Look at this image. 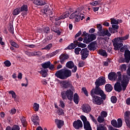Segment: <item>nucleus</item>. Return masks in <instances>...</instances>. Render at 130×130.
<instances>
[{
    "label": "nucleus",
    "instance_id": "nucleus-1",
    "mask_svg": "<svg viewBox=\"0 0 130 130\" xmlns=\"http://www.w3.org/2000/svg\"><path fill=\"white\" fill-rule=\"evenodd\" d=\"M117 74L118 75V79L117 82L114 85V90L120 93L122 90L123 91H125L126 89V87H127L129 82V78L126 74L122 75L120 72H118Z\"/></svg>",
    "mask_w": 130,
    "mask_h": 130
},
{
    "label": "nucleus",
    "instance_id": "nucleus-2",
    "mask_svg": "<svg viewBox=\"0 0 130 130\" xmlns=\"http://www.w3.org/2000/svg\"><path fill=\"white\" fill-rule=\"evenodd\" d=\"M55 76L60 80H66L72 76V71L69 69H62L57 71L55 74Z\"/></svg>",
    "mask_w": 130,
    "mask_h": 130
},
{
    "label": "nucleus",
    "instance_id": "nucleus-3",
    "mask_svg": "<svg viewBox=\"0 0 130 130\" xmlns=\"http://www.w3.org/2000/svg\"><path fill=\"white\" fill-rule=\"evenodd\" d=\"M127 39H128V35H126L124 37L116 38L112 40L114 50H118L120 47L123 46V44H122L123 41L126 40Z\"/></svg>",
    "mask_w": 130,
    "mask_h": 130
},
{
    "label": "nucleus",
    "instance_id": "nucleus-4",
    "mask_svg": "<svg viewBox=\"0 0 130 130\" xmlns=\"http://www.w3.org/2000/svg\"><path fill=\"white\" fill-rule=\"evenodd\" d=\"M82 36V37H84L83 42L84 43H86V44H89L90 42H92V41L96 39V35L93 34L88 35V33L86 31L83 32Z\"/></svg>",
    "mask_w": 130,
    "mask_h": 130
},
{
    "label": "nucleus",
    "instance_id": "nucleus-5",
    "mask_svg": "<svg viewBox=\"0 0 130 130\" xmlns=\"http://www.w3.org/2000/svg\"><path fill=\"white\" fill-rule=\"evenodd\" d=\"M111 123L114 127H116V128H120L122 126V120L121 118H118L117 121L115 119H113L111 121Z\"/></svg>",
    "mask_w": 130,
    "mask_h": 130
},
{
    "label": "nucleus",
    "instance_id": "nucleus-6",
    "mask_svg": "<svg viewBox=\"0 0 130 130\" xmlns=\"http://www.w3.org/2000/svg\"><path fill=\"white\" fill-rule=\"evenodd\" d=\"M105 84H106V80H105V77L103 76L99 77L96 79L95 82L96 88H99L100 86H103V85H105Z\"/></svg>",
    "mask_w": 130,
    "mask_h": 130
},
{
    "label": "nucleus",
    "instance_id": "nucleus-7",
    "mask_svg": "<svg viewBox=\"0 0 130 130\" xmlns=\"http://www.w3.org/2000/svg\"><path fill=\"white\" fill-rule=\"evenodd\" d=\"M70 16V13L68 12H64L62 14L61 16L60 17H57L55 18V24L56 25V26H59L60 25L61 22L58 21H60V20H61L62 19H66V18H68Z\"/></svg>",
    "mask_w": 130,
    "mask_h": 130
},
{
    "label": "nucleus",
    "instance_id": "nucleus-8",
    "mask_svg": "<svg viewBox=\"0 0 130 130\" xmlns=\"http://www.w3.org/2000/svg\"><path fill=\"white\" fill-rule=\"evenodd\" d=\"M91 96L92 98V102L94 104H95L96 105H101V104L103 103V100H102L101 97L97 95Z\"/></svg>",
    "mask_w": 130,
    "mask_h": 130
},
{
    "label": "nucleus",
    "instance_id": "nucleus-9",
    "mask_svg": "<svg viewBox=\"0 0 130 130\" xmlns=\"http://www.w3.org/2000/svg\"><path fill=\"white\" fill-rule=\"evenodd\" d=\"M41 67L43 69H49L51 71L54 70V65L51 64L50 61H46L41 64Z\"/></svg>",
    "mask_w": 130,
    "mask_h": 130
},
{
    "label": "nucleus",
    "instance_id": "nucleus-10",
    "mask_svg": "<svg viewBox=\"0 0 130 130\" xmlns=\"http://www.w3.org/2000/svg\"><path fill=\"white\" fill-rule=\"evenodd\" d=\"M81 110H82L83 112H84V113L89 114V113H90L92 110V108L91 107V106L88 104H83L81 106Z\"/></svg>",
    "mask_w": 130,
    "mask_h": 130
},
{
    "label": "nucleus",
    "instance_id": "nucleus-11",
    "mask_svg": "<svg viewBox=\"0 0 130 130\" xmlns=\"http://www.w3.org/2000/svg\"><path fill=\"white\" fill-rule=\"evenodd\" d=\"M124 117L127 126L128 128H130V112L126 111L124 114Z\"/></svg>",
    "mask_w": 130,
    "mask_h": 130
},
{
    "label": "nucleus",
    "instance_id": "nucleus-12",
    "mask_svg": "<svg viewBox=\"0 0 130 130\" xmlns=\"http://www.w3.org/2000/svg\"><path fill=\"white\" fill-rule=\"evenodd\" d=\"M89 50L87 48L82 49L80 52L81 58L83 60H85L88 56H89Z\"/></svg>",
    "mask_w": 130,
    "mask_h": 130
},
{
    "label": "nucleus",
    "instance_id": "nucleus-13",
    "mask_svg": "<svg viewBox=\"0 0 130 130\" xmlns=\"http://www.w3.org/2000/svg\"><path fill=\"white\" fill-rule=\"evenodd\" d=\"M102 92V90L100 89L99 87H97L95 86V88L94 89L93 88L90 91V95L91 96H96V95H100Z\"/></svg>",
    "mask_w": 130,
    "mask_h": 130
},
{
    "label": "nucleus",
    "instance_id": "nucleus-14",
    "mask_svg": "<svg viewBox=\"0 0 130 130\" xmlns=\"http://www.w3.org/2000/svg\"><path fill=\"white\" fill-rule=\"evenodd\" d=\"M70 19H75L76 22H79V20H81V16L79 14V11H76L72 13L70 16Z\"/></svg>",
    "mask_w": 130,
    "mask_h": 130
},
{
    "label": "nucleus",
    "instance_id": "nucleus-15",
    "mask_svg": "<svg viewBox=\"0 0 130 130\" xmlns=\"http://www.w3.org/2000/svg\"><path fill=\"white\" fill-rule=\"evenodd\" d=\"M73 125L75 129H80L81 127H83V122L81 120H77L73 122Z\"/></svg>",
    "mask_w": 130,
    "mask_h": 130
},
{
    "label": "nucleus",
    "instance_id": "nucleus-16",
    "mask_svg": "<svg viewBox=\"0 0 130 130\" xmlns=\"http://www.w3.org/2000/svg\"><path fill=\"white\" fill-rule=\"evenodd\" d=\"M117 77H118V75H117L115 72H110L108 76L109 80L112 82H114V81H116V80L117 81Z\"/></svg>",
    "mask_w": 130,
    "mask_h": 130
},
{
    "label": "nucleus",
    "instance_id": "nucleus-17",
    "mask_svg": "<svg viewBox=\"0 0 130 130\" xmlns=\"http://www.w3.org/2000/svg\"><path fill=\"white\" fill-rule=\"evenodd\" d=\"M61 86L63 89H67V88H72L73 87L72 82L68 81H61Z\"/></svg>",
    "mask_w": 130,
    "mask_h": 130
},
{
    "label": "nucleus",
    "instance_id": "nucleus-18",
    "mask_svg": "<svg viewBox=\"0 0 130 130\" xmlns=\"http://www.w3.org/2000/svg\"><path fill=\"white\" fill-rule=\"evenodd\" d=\"M87 47L90 51L96 50L97 49V42L96 41L92 42L87 46Z\"/></svg>",
    "mask_w": 130,
    "mask_h": 130
},
{
    "label": "nucleus",
    "instance_id": "nucleus-19",
    "mask_svg": "<svg viewBox=\"0 0 130 130\" xmlns=\"http://www.w3.org/2000/svg\"><path fill=\"white\" fill-rule=\"evenodd\" d=\"M43 12L46 15H49L50 17L51 18L52 16H53V13L50 9L48 6H45L44 8L43 9Z\"/></svg>",
    "mask_w": 130,
    "mask_h": 130
},
{
    "label": "nucleus",
    "instance_id": "nucleus-20",
    "mask_svg": "<svg viewBox=\"0 0 130 130\" xmlns=\"http://www.w3.org/2000/svg\"><path fill=\"white\" fill-rule=\"evenodd\" d=\"M69 55L67 54H61V55L59 56L60 63H64L67 59H69Z\"/></svg>",
    "mask_w": 130,
    "mask_h": 130
},
{
    "label": "nucleus",
    "instance_id": "nucleus-21",
    "mask_svg": "<svg viewBox=\"0 0 130 130\" xmlns=\"http://www.w3.org/2000/svg\"><path fill=\"white\" fill-rule=\"evenodd\" d=\"M80 43L76 40L74 41V43H71L69 46L67 47V49H74L77 46H79Z\"/></svg>",
    "mask_w": 130,
    "mask_h": 130
},
{
    "label": "nucleus",
    "instance_id": "nucleus-22",
    "mask_svg": "<svg viewBox=\"0 0 130 130\" xmlns=\"http://www.w3.org/2000/svg\"><path fill=\"white\" fill-rule=\"evenodd\" d=\"M67 98L68 100L72 101L74 98V92L70 89L67 90Z\"/></svg>",
    "mask_w": 130,
    "mask_h": 130
},
{
    "label": "nucleus",
    "instance_id": "nucleus-23",
    "mask_svg": "<svg viewBox=\"0 0 130 130\" xmlns=\"http://www.w3.org/2000/svg\"><path fill=\"white\" fill-rule=\"evenodd\" d=\"M112 27H109V30L111 33H117L118 29L119 28V26L117 25H112Z\"/></svg>",
    "mask_w": 130,
    "mask_h": 130
},
{
    "label": "nucleus",
    "instance_id": "nucleus-24",
    "mask_svg": "<svg viewBox=\"0 0 130 130\" xmlns=\"http://www.w3.org/2000/svg\"><path fill=\"white\" fill-rule=\"evenodd\" d=\"M20 12H25L24 13H22V16L25 17L27 15L26 12H28V6L26 5H23L20 9Z\"/></svg>",
    "mask_w": 130,
    "mask_h": 130
},
{
    "label": "nucleus",
    "instance_id": "nucleus-25",
    "mask_svg": "<svg viewBox=\"0 0 130 130\" xmlns=\"http://www.w3.org/2000/svg\"><path fill=\"white\" fill-rule=\"evenodd\" d=\"M55 122L58 128H60L61 127H62L64 123V122H63V120L57 119H55Z\"/></svg>",
    "mask_w": 130,
    "mask_h": 130
},
{
    "label": "nucleus",
    "instance_id": "nucleus-26",
    "mask_svg": "<svg viewBox=\"0 0 130 130\" xmlns=\"http://www.w3.org/2000/svg\"><path fill=\"white\" fill-rule=\"evenodd\" d=\"M33 3L36 6H44L46 4L45 2L42 0H34Z\"/></svg>",
    "mask_w": 130,
    "mask_h": 130
},
{
    "label": "nucleus",
    "instance_id": "nucleus-27",
    "mask_svg": "<svg viewBox=\"0 0 130 130\" xmlns=\"http://www.w3.org/2000/svg\"><path fill=\"white\" fill-rule=\"evenodd\" d=\"M31 120L34 122L35 125H36L39 121V117L37 115H34L31 117Z\"/></svg>",
    "mask_w": 130,
    "mask_h": 130
},
{
    "label": "nucleus",
    "instance_id": "nucleus-28",
    "mask_svg": "<svg viewBox=\"0 0 130 130\" xmlns=\"http://www.w3.org/2000/svg\"><path fill=\"white\" fill-rule=\"evenodd\" d=\"M124 56L126 58V61H130V51L129 50H126L124 52Z\"/></svg>",
    "mask_w": 130,
    "mask_h": 130
},
{
    "label": "nucleus",
    "instance_id": "nucleus-29",
    "mask_svg": "<svg viewBox=\"0 0 130 130\" xmlns=\"http://www.w3.org/2000/svg\"><path fill=\"white\" fill-rule=\"evenodd\" d=\"M58 52H59V50H56L51 53L47 54L46 55V57H47L48 58H50L54 56V55H56V54H57Z\"/></svg>",
    "mask_w": 130,
    "mask_h": 130
},
{
    "label": "nucleus",
    "instance_id": "nucleus-30",
    "mask_svg": "<svg viewBox=\"0 0 130 130\" xmlns=\"http://www.w3.org/2000/svg\"><path fill=\"white\" fill-rule=\"evenodd\" d=\"M73 101L75 103V104H79V102H80V97L78 93H75L74 95Z\"/></svg>",
    "mask_w": 130,
    "mask_h": 130
},
{
    "label": "nucleus",
    "instance_id": "nucleus-31",
    "mask_svg": "<svg viewBox=\"0 0 130 130\" xmlns=\"http://www.w3.org/2000/svg\"><path fill=\"white\" fill-rule=\"evenodd\" d=\"M84 128L85 130H92V127H91V124H90V122L88 121L83 123Z\"/></svg>",
    "mask_w": 130,
    "mask_h": 130
},
{
    "label": "nucleus",
    "instance_id": "nucleus-32",
    "mask_svg": "<svg viewBox=\"0 0 130 130\" xmlns=\"http://www.w3.org/2000/svg\"><path fill=\"white\" fill-rule=\"evenodd\" d=\"M102 36H108V37H110L111 36V34L108 31V29L104 30L101 32Z\"/></svg>",
    "mask_w": 130,
    "mask_h": 130
},
{
    "label": "nucleus",
    "instance_id": "nucleus-33",
    "mask_svg": "<svg viewBox=\"0 0 130 130\" xmlns=\"http://www.w3.org/2000/svg\"><path fill=\"white\" fill-rule=\"evenodd\" d=\"M99 54L102 56H104L105 57H107L108 54L106 51L103 49L99 50Z\"/></svg>",
    "mask_w": 130,
    "mask_h": 130
},
{
    "label": "nucleus",
    "instance_id": "nucleus-34",
    "mask_svg": "<svg viewBox=\"0 0 130 130\" xmlns=\"http://www.w3.org/2000/svg\"><path fill=\"white\" fill-rule=\"evenodd\" d=\"M20 118L23 126L26 127V126H27V121H26V118L23 116H20Z\"/></svg>",
    "mask_w": 130,
    "mask_h": 130
},
{
    "label": "nucleus",
    "instance_id": "nucleus-35",
    "mask_svg": "<svg viewBox=\"0 0 130 130\" xmlns=\"http://www.w3.org/2000/svg\"><path fill=\"white\" fill-rule=\"evenodd\" d=\"M41 75H42V76L44 78H45L47 76V70L44 69H41L40 72H39Z\"/></svg>",
    "mask_w": 130,
    "mask_h": 130
},
{
    "label": "nucleus",
    "instance_id": "nucleus-36",
    "mask_svg": "<svg viewBox=\"0 0 130 130\" xmlns=\"http://www.w3.org/2000/svg\"><path fill=\"white\" fill-rule=\"evenodd\" d=\"M9 94H11L12 95V98L13 99H14V101L17 102V94H16V92L13 90H10L8 92Z\"/></svg>",
    "mask_w": 130,
    "mask_h": 130
},
{
    "label": "nucleus",
    "instance_id": "nucleus-37",
    "mask_svg": "<svg viewBox=\"0 0 130 130\" xmlns=\"http://www.w3.org/2000/svg\"><path fill=\"white\" fill-rule=\"evenodd\" d=\"M105 89L107 92H111L113 88L110 84H107L105 85Z\"/></svg>",
    "mask_w": 130,
    "mask_h": 130
},
{
    "label": "nucleus",
    "instance_id": "nucleus-38",
    "mask_svg": "<svg viewBox=\"0 0 130 130\" xmlns=\"http://www.w3.org/2000/svg\"><path fill=\"white\" fill-rule=\"evenodd\" d=\"M9 42L11 46L15 47V48H19V47H20V46H19L17 43L14 42V41L12 40H10Z\"/></svg>",
    "mask_w": 130,
    "mask_h": 130
},
{
    "label": "nucleus",
    "instance_id": "nucleus-39",
    "mask_svg": "<svg viewBox=\"0 0 130 130\" xmlns=\"http://www.w3.org/2000/svg\"><path fill=\"white\" fill-rule=\"evenodd\" d=\"M100 3H101V1H100V0H98L93 1V2H90L89 4L90 6H93V7H97V6L100 5Z\"/></svg>",
    "mask_w": 130,
    "mask_h": 130
},
{
    "label": "nucleus",
    "instance_id": "nucleus-40",
    "mask_svg": "<svg viewBox=\"0 0 130 130\" xmlns=\"http://www.w3.org/2000/svg\"><path fill=\"white\" fill-rule=\"evenodd\" d=\"M97 130H107V127L105 126L103 124H100L99 125L97 126Z\"/></svg>",
    "mask_w": 130,
    "mask_h": 130
},
{
    "label": "nucleus",
    "instance_id": "nucleus-41",
    "mask_svg": "<svg viewBox=\"0 0 130 130\" xmlns=\"http://www.w3.org/2000/svg\"><path fill=\"white\" fill-rule=\"evenodd\" d=\"M75 64H74V62L73 61H69L66 63L67 68L69 69H72L73 67H74Z\"/></svg>",
    "mask_w": 130,
    "mask_h": 130
},
{
    "label": "nucleus",
    "instance_id": "nucleus-42",
    "mask_svg": "<svg viewBox=\"0 0 130 130\" xmlns=\"http://www.w3.org/2000/svg\"><path fill=\"white\" fill-rule=\"evenodd\" d=\"M52 47V44L50 43L49 44H48L47 46H46L45 47L42 48L41 49V50H50V49H51V48Z\"/></svg>",
    "mask_w": 130,
    "mask_h": 130
},
{
    "label": "nucleus",
    "instance_id": "nucleus-43",
    "mask_svg": "<svg viewBox=\"0 0 130 130\" xmlns=\"http://www.w3.org/2000/svg\"><path fill=\"white\" fill-rule=\"evenodd\" d=\"M39 107H40L39 104L36 103H35L34 104L32 108L34 111H36V112H37V111H39Z\"/></svg>",
    "mask_w": 130,
    "mask_h": 130
},
{
    "label": "nucleus",
    "instance_id": "nucleus-44",
    "mask_svg": "<svg viewBox=\"0 0 130 130\" xmlns=\"http://www.w3.org/2000/svg\"><path fill=\"white\" fill-rule=\"evenodd\" d=\"M98 121L100 123H102L105 121V118H104V117H102L101 115H100L98 117Z\"/></svg>",
    "mask_w": 130,
    "mask_h": 130
},
{
    "label": "nucleus",
    "instance_id": "nucleus-45",
    "mask_svg": "<svg viewBox=\"0 0 130 130\" xmlns=\"http://www.w3.org/2000/svg\"><path fill=\"white\" fill-rule=\"evenodd\" d=\"M118 61L120 63H123L124 62H126L127 63H128V62H129V61H126V59L125 58V57L123 58V57H121L119 59Z\"/></svg>",
    "mask_w": 130,
    "mask_h": 130
},
{
    "label": "nucleus",
    "instance_id": "nucleus-46",
    "mask_svg": "<svg viewBox=\"0 0 130 130\" xmlns=\"http://www.w3.org/2000/svg\"><path fill=\"white\" fill-rule=\"evenodd\" d=\"M52 39V35H50L46 39H44L43 40V43H47L48 41H49V40H51Z\"/></svg>",
    "mask_w": 130,
    "mask_h": 130
},
{
    "label": "nucleus",
    "instance_id": "nucleus-47",
    "mask_svg": "<svg viewBox=\"0 0 130 130\" xmlns=\"http://www.w3.org/2000/svg\"><path fill=\"white\" fill-rule=\"evenodd\" d=\"M127 68V67H126V64H123L120 66V69L121 72H125V71H126Z\"/></svg>",
    "mask_w": 130,
    "mask_h": 130
},
{
    "label": "nucleus",
    "instance_id": "nucleus-48",
    "mask_svg": "<svg viewBox=\"0 0 130 130\" xmlns=\"http://www.w3.org/2000/svg\"><path fill=\"white\" fill-rule=\"evenodd\" d=\"M20 12H21L20 9L16 8L13 11V15H14V16H17V15H19L20 14Z\"/></svg>",
    "mask_w": 130,
    "mask_h": 130
},
{
    "label": "nucleus",
    "instance_id": "nucleus-49",
    "mask_svg": "<svg viewBox=\"0 0 130 130\" xmlns=\"http://www.w3.org/2000/svg\"><path fill=\"white\" fill-rule=\"evenodd\" d=\"M110 20L112 25H118V20H116L114 18H111Z\"/></svg>",
    "mask_w": 130,
    "mask_h": 130
},
{
    "label": "nucleus",
    "instance_id": "nucleus-50",
    "mask_svg": "<svg viewBox=\"0 0 130 130\" xmlns=\"http://www.w3.org/2000/svg\"><path fill=\"white\" fill-rule=\"evenodd\" d=\"M4 64L5 67H7V68H9L12 66V63H11V61L9 60H6L4 61Z\"/></svg>",
    "mask_w": 130,
    "mask_h": 130
},
{
    "label": "nucleus",
    "instance_id": "nucleus-51",
    "mask_svg": "<svg viewBox=\"0 0 130 130\" xmlns=\"http://www.w3.org/2000/svg\"><path fill=\"white\" fill-rule=\"evenodd\" d=\"M57 113L58 115H63V114H64V112L62 109L59 108L57 111Z\"/></svg>",
    "mask_w": 130,
    "mask_h": 130
},
{
    "label": "nucleus",
    "instance_id": "nucleus-52",
    "mask_svg": "<svg viewBox=\"0 0 130 130\" xmlns=\"http://www.w3.org/2000/svg\"><path fill=\"white\" fill-rule=\"evenodd\" d=\"M107 115H108L107 112L105 111H103L101 112V116H102L105 118L107 117Z\"/></svg>",
    "mask_w": 130,
    "mask_h": 130
},
{
    "label": "nucleus",
    "instance_id": "nucleus-53",
    "mask_svg": "<svg viewBox=\"0 0 130 130\" xmlns=\"http://www.w3.org/2000/svg\"><path fill=\"white\" fill-rule=\"evenodd\" d=\"M111 101L112 103H116L117 102V98L115 96H112L111 98Z\"/></svg>",
    "mask_w": 130,
    "mask_h": 130
},
{
    "label": "nucleus",
    "instance_id": "nucleus-54",
    "mask_svg": "<svg viewBox=\"0 0 130 130\" xmlns=\"http://www.w3.org/2000/svg\"><path fill=\"white\" fill-rule=\"evenodd\" d=\"M41 56L42 55V52L41 51H35L34 52V56Z\"/></svg>",
    "mask_w": 130,
    "mask_h": 130
},
{
    "label": "nucleus",
    "instance_id": "nucleus-55",
    "mask_svg": "<svg viewBox=\"0 0 130 130\" xmlns=\"http://www.w3.org/2000/svg\"><path fill=\"white\" fill-rule=\"evenodd\" d=\"M59 106H60V107H61L62 108H64V107H66V105L64 104V102L63 101L60 100L59 101Z\"/></svg>",
    "mask_w": 130,
    "mask_h": 130
},
{
    "label": "nucleus",
    "instance_id": "nucleus-56",
    "mask_svg": "<svg viewBox=\"0 0 130 130\" xmlns=\"http://www.w3.org/2000/svg\"><path fill=\"white\" fill-rule=\"evenodd\" d=\"M61 95L62 96V98L63 100H64V99H67V91H63L61 93Z\"/></svg>",
    "mask_w": 130,
    "mask_h": 130
},
{
    "label": "nucleus",
    "instance_id": "nucleus-57",
    "mask_svg": "<svg viewBox=\"0 0 130 130\" xmlns=\"http://www.w3.org/2000/svg\"><path fill=\"white\" fill-rule=\"evenodd\" d=\"M100 96H101L102 99L103 100H105L106 99V95L104 94V92L103 90L101 91V94H100Z\"/></svg>",
    "mask_w": 130,
    "mask_h": 130
},
{
    "label": "nucleus",
    "instance_id": "nucleus-58",
    "mask_svg": "<svg viewBox=\"0 0 130 130\" xmlns=\"http://www.w3.org/2000/svg\"><path fill=\"white\" fill-rule=\"evenodd\" d=\"M81 120H82L83 123H85L86 122H88V120H87V118L85 116H81Z\"/></svg>",
    "mask_w": 130,
    "mask_h": 130
},
{
    "label": "nucleus",
    "instance_id": "nucleus-59",
    "mask_svg": "<svg viewBox=\"0 0 130 130\" xmlns=\"http://www.w3.org/2000/svg\"><path fill=\"white\" fill-rule=\"evenodd\" d=\"M80 51H81L80 48L77 47L75 49V53L76 54H80Z\"/></svg>",
    "mask_w": 130,
    "mask_h": 130
},
{
    "label": "nucleus",
    "instance_id": "nucleus-60",
    "mask_svg": "<svg viewBox=\"0 0 130 130\" xmlns=\"http://www.w3.org/2000/svg\"><path fill=\"white\" fill-rule=\"evenodd\" d=\"M82 90L85 95H86L87 97H88V96H89V94H88V91H87L86 88L83 87Z\"/></svg>",
    "mask_w": 130,
    "mask_h": 130
},
{
    "label": "nucleus",
    "instance_id": "nucleus-61",
    "mask_svg": "<svg viewBox=\"0 0 130 130\" xmlns=\"http://www.w3.org/2000/svg\"><path fill=\"white\" fill-rule=\"evenodd\" d=\"M84 66H85V61H81L78 63L79 68H83Z\"/></svg>",
    "mask_w": 130,
    "mask_h": 130
},
{
    "label": "nucleus",
    "instance_id": "nucleus-62",
    "mask_svg": "<svg viewBox=\"0 0 130 130\" xmlns=\"http://www.w3.org/2000/svg\"><path fill=\"white\" fill-rule=\"evenodd\" d=\"M25 54L26 55H28V56H34V52H29L28 51L25 52Z\"/></svg>",
    "mask_w": 130,
    "mask_h": 130
},
{
    "label": "nucleus",
    "instance_id": "nucleus-63",
    "mask_svg": "<svg viewBox=\"0 0 130 130\" xmlns=\"http://www.w3.org/2000/svg\"><path fill=\"white\" fill-rule=\"evenodd\" d=\"M96 27H97L99 31H100V32H101V31H102V24H98L96 25Z\"/></svg>",
    "mask_w": 130,
    "mask_h": 130
},
{
    "label": "nucleus",
    "instance_id": "nucleus-64",
    "mask_svg": "<svg viewBox=\"0 0 130 130\" xmlns=\"http://www.w3.org/2000/svg\"><path fill=\"white\" fill-rule=\"evenodd\" d=\"M12 128V130H20V127L18 125H14Z\"/></svg>",
    "mask_w": 130,
    "mask_h": 130
}]
</instances>
